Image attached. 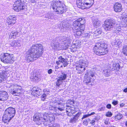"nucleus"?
Returning a JSON list of instances; mask_svg holds the SVG:
<instances>
[{
    "instance_id": "nucleus-1",
    "label": "nucleus",
    "mask_w": 127,
    "mask_h": 127,
    "mask_svg": "<svg viewBox=\"0 0 127 127\" xmlns=\"http://www.w3.org/2000/svg\"><path fill=\"white\" fill-rule=\"evenodd\" d=\"M43 46L41 44H33L26 54L25 60L29 62L39 57L43 53Z\"/></svg>"
},
{
    "instance_id": "nucleus-2",
    "label": "nucleus",
    "mask_w": 127,
    "mask_h": 127,
    "mask_svg": "<svg viewBox=\"0 0 127 127\" xmlns=\"http://www.w3.org/2000/svg\"><path fill=\"white\" fill-rule=\"evenodd\" d=\"M51 8L57 14H62L66 11L65 5L58 0H54L50 3Z\"/></svg>"
},
{
    "instance_id": "nucleus-3",
    "label": "nucleus",
    "mask_w": 127,
    "mask_h": 127,
    "mask_svg": "<svg viewBox=\"0 0 127 127\" xmlns=\"http://www.w3.org/2000/svg\"><path fill=\"white\" fill-rule=\"evenodd\" d=\"M40 114H37L34 115L33 116V120L34 121H38L40 122L50 123L55 120V117L53 113L49 112L45 113L43 114V117L40 116Z\"/></svg>"
},
{
    "instance_id": "nucleus-4",
    "label": "nucleus",
    "mask_w": 127,
    "mask_h": 127,
    "mask_svg": "<svg viewBox=\"0 0 127 127\" xmlns=\"http://www.w3.org/2000/svg\"><path fill=\"white\" fill-rule=\"evenodd\" d=\"M94 53L97 55H104L108 52L107 45L104 43H101L98 42L94 47Z\"/></svg>"
},
{
    "instance_id": "nucleus-5",
    "label": "nucleus",
    "mask_w": 127,
    "mask_h": 127,
    "mask_svg": "<svg viewBox=\"0 0 127 127\" xmlns=\"http://www.w3.org/2000/svg\"><path fill=\"white\" fill-rule=\"evenodd\" d=\"M15 109L12 107H10L6 109L2 117L3 121L5 123H8L15 116Z\"/></svg>"
},
{
    "instance_id": "nucleus-6",
    "label": "nucleus",
    "mask_w": 127,
    "mask_h": 127,
    "mask_svg": "<svg viewBox=\"0 0 127 127\" xmlns=\"http://www.w3.org/2000/svg\"><path fill=\"white\" fill-rule=\"evenodd\" d=\"M88 63L86 60L80 59L75 64V68L78 73L83 72L85 70V67L88 66Z\"/></svg>"
},
{
    "instance_id": "nucleus-7",
    "label": "nucleus",
    "mask_w": 127,
    "mask_h": 127,
    "mask_svg": "<svg viewBox=\"0 0 127 127\" xmlns=\"http://www.w3.org/2000/svg\"><path fill=\"white\" fill-rule=\"evenodd\" d=\"M94 3V0H77L76 1L78 7L82 9L89 8Z\"/></svg>"
},
{
    "instance_id": "nucleus-8",
    "label": "nucleus",
    "mask_w": 127,
    "mask_h": 127,
    "mask_svg": "<svg viewBox=\"0 0 127 127\" xmlns=\"http://www.w3.org/2000/svg\"><path fill=\"white\" fill-rule=\"evenodd\" d=\"M9 92L14 95H18L23 90L22 87L21 86L16 84H13L9 87Z\"/></svg>"
},
{
    "instance_id": "nucleus-9",
    "label": "nucleus",
    "mask_w": 127,
    "mask_h": 127,
    "mask_svg": "<svg viewBox=\"0 0 127 127\" xmlns=\"http://www.w3.org/2000/svg\"><path fill=\"white\" fill-rule=\"evenodd\" d=\"M65 103L63 102H60L55 105L52 103L49 105V109L50 110H54L55 112L63 111L65 109Z\"/></svg>"
},
{
    "instance_id": "nucleus-10",
    "label": "nucleus",
    "mask_w": 127,
    "mask_h": 127,
    "mask_svg": "<svg viewBox=\"0 0 127 127\" xmlns=\"http://www.w3.org/2000/svg\"><path fill=\"white\" fill-rule=\"evenodd\" d=\"M24 1L19 0L16 1L13 5V9L14 10L17 11H20L21 12H24L27 9L25 6L23 5Z\"/></svg>"
},
{
    "instance_id": "nucleus-11",
    "label": "nucleus",
    "mask_w": 127,
    "mask_h": 127,
    "mask_svg": "<svg viewBox=\"0 0 127 127\" xmlns=\"http://www.w3.org/2000/svg\"><path fill=\"white\" fill-rule=\"evenodd\" d=\"M115 24V21L112 19L106 20L104 22V28L106 31H114L116 30L113 26Z\"/></svg>"
},
{
    "instance_id": "nucleus-12",
    "label": "nucleus",
    "mask_w": 127,
    "mask_h": 127,
    "mask_svg": "<svg viewBox=\"0 0 127 127\" xmlns=\"http://www.w3.org/2000/svg\"><path fill=\"white\" fill-rule=\"evenodd\" d=\"M0 59L1 61L7 63H12L14 61L13 55L7 53L4 54L2 58L1 57Z\"/></svg>"
},
{
    "instance_id": "nucleus-13",
    "label": "nucleus",
    "mask_w": 127,
    "mask_h": 127,
    "mask_svg": "<svg viewBox=\"0 0 127 127\" xmlns=\"http://www.w3.org/2000/svg\"><path fill=\"white\" fill-rule=\"evenodd\" d=\"M53 49L54 50H59L61 49H66L67 47H65L64 45L59 44L57 40H53L51 44Z\"/></svg>"
},
{
    "instance_id": "nucleus-14",
    "label": "nucleus",
    "mask_w": 127,
    "mask_h": 127,
    "mask_svg": "<svg viewBox=\"0 0 127 127\" xmlns=\"http://www.w3.org/2000/svg\"><path fill=\"white\" fill-rule=\"evenodd\" d=\"M88 76L86 79L84 80V82L87 85L90 87L92 86L93 84L94 81V78L93 77L94 76V73L92 72H88L87 73Z\"/></svg>"
},
{
    "instance_id": "nucleus-15",
    "label": "nucleus",
    "mask_w": 127,
    "mask_h": 127,
    "mask_svg": "<svg viewBox=\"0 0 127 127\" xmlns=\"http://www.w3.org/2000/svg\"><path fill=\"white\" fill-rule=\"evenodd\" d=\"M72 27L73 32L77 36H80L83 34L85 29L84 25H82L81 27L72 26Z\"/></svg>"
},
{
    "instance_id": "nucleus-16",
    "label": "nucleus",
    "mask_w": 127,
    "mask_h": 127,
    "mask_svg": "<svg viewBox=\"0 0 127 127\" xmlns=\"http://www.w3.org/2000/svg\"><path fill=\"white\" fill-rule=\"evenodd\" d=\"M67 76V74L66 73L62 71L58 78L57 79V81L56 83V85L59 86L63 81L65 79Z\"/></svg>"
},
{
    "instance_id": "nucleus-17",
    "label": "nucleus",
    "mask_w": 127,
    "mask_h": 127,
    "mask_svg": "<svg viewBox=\"0 0 127 127\" xmlns=\"http://www.w3.org/2000/svg\"><path fill=\"white\" fill-rule=\"evenodd\" d=\"M43 94L41 96V100L44 101L47 98L50 97L51 92L48 89H45L43 90Z\"/></svg>"
},
{
    "instance_id": "nucleus-18",
    "label": "nucleus",
    "mask_w": 127,
    "mask_h": 127,
    "mask_svg": "<svg viewBox=\"0 0 127 127\" xmlns=\"http://www.w3.org/2000/svg\"><path fill=\"white\" fill-rule=\"evenodd\" d=\"M85 20L83 18H79L74 22L72 26L81 27L82 25H83V23L85 22Z\"/></svg>"
},
{
    "instance_id": "nucleus-19",
    "label": "nucleus",
    "mask_w": 127,
    "mask_h": 127,
    "mask_svg": "<svg viewBox=\"0 0 127 127\" xmlns=\"http://www.w3.org/2000/svg\"><path fill=\"white\" fill-rule=\"evenodd\" d=\"M66 111L68 116H70L75 112V108L74 107L69 106L68 105H66Z\"/></svg>"
},
{
    "instance_id": "nucleus-20",
    "label": "nucleus",
    "mask_w": 127,
    "mask_h": 127,
    "mask_svg": "<svg viewBox=\"0 0 127 127\" xmlns=\"http://www.w3.org/2000/svg\"><path fill=\"white\" fill-rule=\"evenodd\" d=\"M16 20L15 16H9L7 18V23L9 25H13L16 22Z\"/></svg>"
},
{
    "instance_id": "nucleus-21",
    "label": "nucleus",
    "mask_w": 127,
    "mask_h": 127,
    "mask_svg": "<svg viewBox=\"0 0 127 127\" xmlns=\"http://www.w3.org/2000/svg\"><path fill=\"white\" fill-rule=\"evenodd\" d=\"M8 97L7 93L3 91H0V100L4 101L8 99Z\"/></svg>"
},
{
    "instance_id": "nucleus-22",
    "label": "nucleus",
    "mask_w": 127,
    "mask_h": 127,
    "mask_svg": "<svg viewBox=\"0 0 127 127\" xmlns=\"http://www.w3.org/2000/svg\"><path fill=\"white\" fill-rule=\"evenodd\" d=\"M41 93V89L38 87H34L32 90V94L34 95L36 94L37 96L40 95Z\"/></svg>"
},
{
    "instance_id": "nucleus-23",
    "label": "nucleus",
    "mask_w": 127,
    "mask_h": 127,
    "mask_svg": "<svg viewBox=\"0 0 127 127\" xmlns=\"http://www.w3.org/2000/svg\"><path fill=\"white\" fill-rule=\"evenodd\" d=\"M119 60L115 59L112 61V65L113 68L115 70H118L120 68V66L119 63Z\"/></svg>"
},
{
    "instance_id": "nucleus-24",
    "label": "nucleus",
    "mask_w": 127,
    "mask_h": 127,
    "mask_svg": "<svg viewBox=\"0 0 127 127\" xmlns=\"http://www.w3.org/2000/svg\"><path fill=\"white\" fill-rule=\"evenodd\" d=\"M7 68V67L5 70L0 72V83L2 82L5 79L6 76L5 73H6V72L8 71V70L6 69Z\"/></svg>"
},
{
    "instance_id": "nucleus-25",
    "label": "nucleus",
    "mask_w": 127,
    "mask_h": 127,
    "mask_svg": "<svg viewBox=\"0 0 127 127\" xmlns=\"http://www.w3.org/2000/svg\"><path fill=\"white\" fill-rule=\"evenodd\" d=\"M70 39L69 36H68L67 35H66L65 36H63L61 39L62 42H64V43H62V45H64L65 47H67V48L68 47V45H66L65 43H66V42H68L70 41Z\"/></svg>"
},
{
    "instance_id": "nucleus-26",
    "label": "nucleus",
    "mask_w": 127,
    "mask_h": 127,
    "mask_svg": "<svg viewBox=\"0 0 127 127\" xmlns=\"http://www.w3.org/2000/svg\"><path fill=\"white\" fill-rule=\"evenodd\" d=\"M122 5L120 3H116L114 6V9L115 11L116 12H119L122 10Z\"/></svg>"
},
{
    "instance_id": "nucleus-27",
    "label": "nucleus",
    "mask_w": 127,
    "mask_h": 127,
    "mask_svg": "<svg viewBox=\"0 0 127 127\" xmlns=\"http://www.w3.org/2000/svg\"><path fill=\"white\" fill-rule=\"evenodd\" d=\"M126 25L124 24L122 25L121 24H120L119 23H116L115 21V24H114L113 26H114V27H115L116 30L114 32L117 31H120L121 27H125Z\"/></svg>"
},
{
    "instance_id": "nucleus-28",
    "label": "nucleus",
    "mask_w": 127,
    "mask_h": 127,
    "mask_svg": "<svg viewBox=\"0 0 127 127\" xmlns=\"http://www.w3.org/2000/svg\"><path fill=\"white\" fill-rule=\"evenodd\" d=\"M68 25L69 24L67 22L64 21H63L60 23V25H58V27L59 28H69V26Z\"/></svg>"
},
{
    "instance_id": "nucleus-29",
    "label": "nucleus",
    "mask_w": 127,
    "mask_h": 127,
    "mask_svg": "<svg viewBox=\"0 0 127 127\" xmlns=\"http://www.w3.org/2000/svg\"><path fill=\"white\" fill-rule=\"evenodd\" d=\"M10 45L13 47H20L21 45V41L19 40L17 41L14 40L11 43Z\"/></svg>"
},
{
    "instance_id": "nucleus-30",
    "label": "nucleus",
    "mask_w": 127,
    "mask_h": 127,
    "mask_svg": "<svg viewBox=\"0 0 127 127\" xmlns=\"http://www.w3.org/2000/svg\"><path fill=\"white\" fill-rule=\"evenodd\" d=\"M92 21L93 24L95 27H98L101 24V21L96 18L93 19Z\"/></svg>"
},
{
    "instance_id": "nucleus-31",
    "label": "nucleus",
    "mask_w": 127,
    "mask_h": 127,
    "mask_svg": "<svg viewBox=\"0 0 127 127\" xmlns=\"http://www.w3.org/2000/svg\"><path fill=\"white\" fill-rule=\"evenodd\" d=\"M63 102V101L62 99L60 97H57L53 99L51 101L50 104L52 103L55 105L59 103H60V102Z\"/></svg>"
},
{
    "instance_id": "nucleus-32",
    "label": "nucleus",
    "mask_w": 127,
    "mask_h": 127,
    "mask_svg": "<svg viewBox=\"0 0 127 127\" xmlns=\"http://www.w3.org/2000/svg\"><path fill=\"white\" fill-rule=\"evenodd\" d=\"M19 36L18 33L16 31H13L10 33L9 34V39L13 38L14 39Z\"/></svg>"
},
{
    "instance_id": "nucleus-33",
    "label": "nucleus",
    "mask_w": 127,
    "mask_h": 127,
    "mask_svg": "<svg viewBox=\"0 0 127 127\" xmlns=\"http://www.w3.org/2000/svg\"><path fill=\"white\" fill-rule=\"evenodd\" d=\"M45 17L46 18L50 19H53L56 18L55 16L53 13L51 12H49L46 14L45 15Z\"/></svg>"
},
{
    "instance_id": "nucleus-34",
    "label": "nucleus",
    "mask_w": 127,
    "mask_h": 127,
    "mask_svg": "<svg viewBox=\"0 0 127 127\" xmlns=\"http://www.w3.org/2000/svg\"><path fill=\"white\" fill-rule=\"evenodd\" d=\"M103 73L105 76L108 77L110 75V69H105L103 70Z\"/></svg>"
},
{
    "instance_id": "nucleus-35",
    "label": "nucleus",
    "mask_w": 127,
    "mask_h": 127,
    "mask_svg": "<svg viewBox=\"0 0 127 127\" xmlns=\"http://www.w3.org/2000/svg\"><path fill=\"white\" fill-rule=\"evenodd\" d=\"M32 77V78L33 79V81H37L39 79V76L36 73H33L32 75L31 76V77Z\"/></svg>"
},
{
    "instance_id": "nucleus-36",
    "label": "nucleus",
    "mask_w": 127,
    "mask_h": 127,
    "mask_svg": "<svg viewBox=\"0 0 127 127\" xmlns=\"http://www.w3.org/2000/svg\"><path fill=\"white\" fill-rule=\"evenodd\" d=\"M73 43L75 44L76 48H79L80 47L81 42L79 41H76L75 42L74 41H73Z\"/></svg>"
},
{
    "instance_id": "nucleus-37",
    "label": "nucleus",
    "mask_w": 127,
    "mask_h": 127,
    "mask_svg": "<svg viewBox=\"0 0 127 127\" xmlns=\"http://www.w3.org/2000/svg\"><path fill=\"white\" fill-rule=\"evenodd\" d=\"M93 34V33L92 32H88L87 33H84L83 35L84 37H85L86 38H89L92 37Z\"/></svg>"
},
{
    "instance_id": "nucleus-38",
    "label": "nucleus",
    "mask_w": 127,
    "mask_h": 127,
    "mask_svg": "<svg viewBox=\"0 0 127 127\" xmlns=\"http://www.w3.org/2000/svg\"><path fill=\"white\" fill-rule=\"evenodd\" d=\"M102 32V31L100 29H97L95 32L94 35L96 36L100 34Z\"/></svg>"
},
{
    "instance_id": "nucleus-39",
    "label": "nucleus",
    "mask_w": 127,
    "mask_h": 127,
    "mask_svg": "<svg viewBox=\"0 0 127 127\" xmlns=\"http://www.w3.org/2000/svg\"><path fill=\"white\" fill-rule=\"evenodd\" d=\"M122 52L124 54L127 56V45H125L123 46Z\"/></svg>"
},
{
    "instance_id": "nucleus-40",
    "label": "nucleus",
    "mask_w": 127,
    "mask_h": 127,
    "mask_svg": "<svg viewBox=\"0 0 127 127\" xmlns=\"http://www.w3.org/2000/svg\"><path fill=\"white\" fill-rule=\"evenodd\" d=\"M122 21L125 22L127 23V14H123L122 16Z\"/></svg>"
},
{
    "instance_id": "nucleus-41",
    "label": "nucleus",
    "mask_w": 127,
    "mask_h": 127,
    "mask_svg": "<svg viewBox=\"0 0 127 127\" xmlns=\"http://www.w3.org/2000/svg\"><path fill=\"white\" fill-rule=\"evenodd\" d=\"M78 119V117L74 116L73 118L71 119L70 121V123H75L77 122Z\"/></svg>"
},
{
    "instance_id": "nucleus-42",
    "label": "nucleus",
    "mask_w": 127,
    "mask_h": 127,
    "mask_svg": "<svg viewBox=\"0 0 127 127\" xmlns=\"http://www.w3.org/2000/svg\"><path fill=\"white\" fill-rule=\"evenodd\" d=\"M122 115L120 113H119L117 115H116L115 118L116 119L118 120H119L121 119L122 117Z\"/></svg>"
},
{
    "instance_id": "nucleus-43",
    "label": "nucleus",
    "mask_w": 127,
    "mask_h": 127,
    "mask_svg": "<svg viewBox=\"0 0 127 127\" xmlns=\"http://www.w3.org/2000/svg\"><path fill=\"white\" fill-rule=\"evenodd\" d=\"M59 61L61 63H63L66 60L64 58H63L61 56L58 58Z\"/></svg>"
},
{
    "instance_id": "nucleus-44",
    "label": "nucleus",
    "mask_w": 127,
    "mask_h": 127,
    "mask_svg": "<svg viewBox=\"0 0 127 127\" xmlns=\"http://www.w3.org/2000/svg\"><path fill=\"white\" fill-rule=\"evenodd\" d=\"M74 103V101L72 100H68L67 101L66 103V105H72Z\"/></svg>"
},
{
    "instance_id": "nucleus-45",
    "label": "nucleus",
    "mask_w": 127,
    "mask_h": 127,
    "mask_svg": "<svg viewBox=\"0 0 127 127\" xmlns=\"http://www.w3.org/2000/svg\"><path fill=\"white\" fill-rule=\"evenodd\" d=\"M112 115V114L111 112H107L105 115V116L107 117H111Z\"/></svg>"
},
{
    "instance_id": "nucleus-46",
    "label": "nucleus",
    "mask_w": 127,
    "mask_h": 127,
    "mask_svg": "<svg viewBox=\"0 0 127 127\" xmlns=\"http://www.w3.org/2000/svg\"><path fill=\"white\" fill-rule=\"evenodd\" d=\"M118 103V101L115 100H113V101L112 102V104L114 105H117Z\"/></svg>"
},
{
    "instance_id": "nucleus-47",
    "label": "nucleus",
    "mask_w": 127,
    "mask_h": 127,
    "mask_svg": "<svg viewBox=\"0 0 127 127\" xmlns=\"http://www.w3.org/2000/svg\"><path fill=\"white\" fill-rule=\"evenodd\" d=\"M49 127H60V125L58 124H54L53 126Z\"/></svg>"
},
{
    "instance_id": "nucleus-48",
    "label": "nucleus",
    "mask_w": 127,
    "mask_h": 127,
    "mask_svg": "<svg viewBox=\"0 0 127 127\" xmlns=\"http://www.w3.org/2000/svg\"><path fill=\"white\" fill-rule=\"evenodd\" d=\"M63 65L64 67H65L68 64V63L67 61H66V60L64 62H63Z\"/></svg>"
},
{
    "instance_id": "nucleus-49",
    "label": "nucleus",
    "mask_w": 127,
    "mask_h": 127,
    "mask_svg": "<svg viewBox=\"0 0 127 127\" xmlns=\"http://www.w3.org/2000/svg\"><path fill=\"white\" fill-rule=\"evenodd\" d=\"M105 107L104 106H102L101 108H99L98 110L99 111H103L105 110Z\"/></svg>"
},
{
    "instance_id": "nucleus-50",
    "label": "nucleus",
    "mask_w": 127,
    "mask_h": 127,
    "mask_svg": "<svg viewBox=\"0 0 127 127\" xmlns=\"http://www.w3.org/2000/svg\"><path fill=\"white\" fill-rule=\"evenodd\" d=\"M106 107L108 109H110L111 107V105L110 104H107L106 106Z\"/></svg>"
},
{
    "instance_id": "nucleus-51",
    "label": "nucleus",
    "mask_w": 127,
    "mask_h": 127,
    "mask_svg": "<svg viewBox=\"0 0 127 127\" xmlns=\"http://www.w3.org/2000/svg\"><path fill=\"white\" fill-rule=\"evenodd\" d=\"M89 114L84 115L83 117H82V119L83 120L84 119L87 117H89Z\"/></svg>"
},
{
    "instance_id": "nucleus-52",
    "label": "nucleus",
    "mask_w": 127,
    "mask_h": 127,
    "mask_svg": "<svg viewBox=\"0 0 127 127\" xmlns=\"http://www.w3.org/2000/svg\"><path fill=\"white\" fill-rule=\"evenodd\" d=\"M81 114V112H79L76 114L75 117H78V118L79 116Z\"/></svg>"
},
{
    "instance_id": "nucleus-53",
    "label": "nucleus",
    "mask_w": 127,
    "mask_h": 127,
    "mask_svg": "<svg viewBox=\"0 0 127 127\" xmlns=\"http://www.w3.org/2000/svg\"><path fill=\"white\" fill-rule=\"evenodd\" d=\"M83 124L87 126L88 125V122L87 121H84L83 123Z\"/></svg>"
},
{
    "instance_id": "nucleus-54",
    "label": "nucleus",
    "mask_w": 127,
    "mask_h": 127,
    "mask_svg": "<svg viewBox=\"0 0 127 127\" xmlns=\"http://www.w3.org/2000/svg\"><path fill=\"white\" fill-rule=\"evenodd\" d=\"M52 70L51 69H50L48 71V72L49 74H51L52 72Z\"/></svg>"
},
{
    "instance_id": "nucleus-55",
    "label": "nucleus",
    "mask_w": 127,
    "mask_h": 127,
    "mask_svg": "<svg viewBox=\"0 0 127 127\" xmlns=\"http://www.w3.org/2000/svg\"><path fill=\"white\" fill-rule=\"evenodd\" d=\"M29 0L32 3H34L36 1V0Z\"/></svg>"
},
{
    "instance_id": "nucleus-56",
    "label": "nucleus",
    "mask_w": 127,
    "mask_h": 127,
    "mask_svg": "<svg viewBox=\"0 0 127 127\" xmlns=\"http://www.w3.org/2000/svg\"><path fill=\"white\" fill-rule=\"evenodd\" d=\"M95 121L94 120H92L91 122V123L93 125L95 124Z\"/></svg>"
},
{
    "instance_id": "nucleus-57",
    "label": "nucleus",
    "mask_w": 127,
    "mask_h": 127,
    "mask_svg": "<svg viewBox=\"0 0 127 127\" xmlns=\"http://www.w3.org/2000/svg\"><path fill=\"white\" fill-rule=\"evenodd\" d=\"M95 114V112H93L91 113L90 114H89V116H90L94 115Z\"/></svg>"
},
{
    "instance_id": "nucleus-58",
    "label": "nucleus",
    "mask_w": 127,
    "mask_h": 127,
    "mask_svg": "<svg viewBox=\"0 0 127 127\" xmlns=\"http://www.w3.org/2000/svg\"><path fill=\"white\" fill-rule=\"evenodd\" d=\"M104 123L106 125H108V121L105 120L104 121Z\"/></svg>"
},
{
    "instance_id": "nucleus-59",
    "label": "nucleus",
    "mask_w": 127,
    "mask_h": 127,
    "mask_svg": "<svg viewBox=\"0 0 127 127\" xmlns=\"http://www.w3.org/2000/svg\"><path fill=\"white\" fill-rule=\"evenodd\" d=\"M124 105L125 104L124 103H122L120 104V106L121 107H123Z\"/></svg>"
},
{
    "instance_id": "nucleus-60",
    "label": "nucleus",
    "mask_w": 127,
    "mask_h": 127,
    "mask_svg": "<svg viewBox=\"0 0 127 127\" xmlns=\"http://www.w3.org/2000/svg\"><path fill=\"white\" fill-rule=\"evenodd\" d=\"M71 47H72V48H76L75 44H73L72 45Z\"/></svg>"
},
{
    "instance_id": "nucleus-61",
    "label": "nucleus",
    "mask_w": 127,
    "mask_h": 127,
    "mask_svg": "<svg viewBox=\"0 0 127 127\" xmlns=\"http://www.w3.org/2000/svg\"><path fill=\"white\" fill-rule=\"evenodd\" d=\"M60 63L59 61H57L56 62V63L57 64V65H59L60 64Z\"/></svg>"
},
{
    "instance_id": "nucleus-62",
    "label": "nucleus",
    "mask_w": 127,
    "mask_h": 127,
    "mask_svg": "<svg viewBox=\"0 0 127 127\" xmlns=\"http://www.w3.org/2000/svg\"><path fill=\"white\" fill-rule=\"evenodd\" d=\"M123 92L125 93L127 92V87L123 90Z\"/></svg>"
},
{
    "instance_id": "nucleus-63",
    "label": "nucleus",
    "mask_w": 127,
    "mask_h": 127,
    "mask_svg": "<svg viewBox=\"0 0 127 127\" xmlns=\"http://www.w3.org/2000/svg\"><path fill=\"white\" fill-rule=\"evenodd\" d=\"M117 45H118V46H119V45H120V44H121V42H118V41H117Z\"/></svg>"
},
{
    "instance_id": "nucleus-64",
    "label": "nucleus",
    "mask_w": 127,
    "mask_h": 127,
    "mask_svg": "<svg viewBox=\"0 0 127 127\" xmlns=\"http://www.w3.org/2000/svg\"><path fill=\"white\" fill-rule=\"evenodd\" d=\"M55 115L56 116H59L60 115V114L58 113H55Z\"/></svg>"
}]
</instances>
